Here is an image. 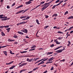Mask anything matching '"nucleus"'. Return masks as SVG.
Returning a JSON list of instances; mask_svg holds the SVG:
<instances>
[{"label":"nucleus","instance_id":"nucleus-1","mask_svg":"<svg viewBox=\"0 0 73 73\" xmlns=\"http://www.w3.org/2000/svg\"><path fill=\"white\" fill-rule=\"evenodd\" d=\"M3 16H4L3 14L0 15V19H1V21H6V20H7V17H3Z\"/></svg>","mask_w":73,"mask_h":73},{"label":"nucleus","instance_id":"nucleus-2","mask_svg":"<svg viewBox=\"0 0 73 73\" xmlns=\"http://www.w3.org/2000/svg\"><path fill=\"white\" fill-rule=\"evenodd\" d=\"M44 7H43L42 9H41V10L42 11H43L44 9H45V8L47 5H48V4L47 3H46L44 4Z\"/></svg>","mask_w":73,"mask_h":73},{"label":"nucleus","instance_id":"nucleus-3","mask_svg":"<svg viewBox=\"0 0 73 73\" xmlns=\"http://www.w3.org/2000/svg\"><path fill=\"white\" fill-rule=\"evenodd\" d=\"M63 49H61L58 50L57 51H56V52H57V53H61V52H62L63 50H64V49H65V48L64 47H63Z\"/></svg>","mask_w":73,"mask_h":73},{"label":"nucleus","instance_id":"nucleus-4","mask_svg":"<svg viewBox=\"0 0 73 73\" xmlns=\"http://www.w3.org/2000/svg\"><path fill=\"white\" fill-rule=\"evenodd\" d=\"M28 17V16L25 15V16H22L21 17H20V19H25L26 18V17Z\"/></svg>","mask_w":73,"mask_h":73},{"label":"nucleus","instance_id":"nucleus-5","mask_svg":"<svg viewBox=\"0 0 73 73\" xmlns=\"http://www.w3.org/2000/svg\"><path fill=\"white\" fill-rule=\"evenodd\" d=\"M32 60H33V58H32L31 59H29V58H27V61H28V62H32Z\"/></svg>","mask_w":73,"mask_h":73},{"label":"nucleus","instance_id":"nucleus-6","mask_svg":"<svg viewBox=\"0 0 73 73\" xmlns=\"http://www.w3.org/2000/svg\"><path fill=\"white\" fill-rule=\"evenodd\" d=\"M31 3H32V2L29 1L28 2H26L25 4H26V5H28V4H31Z\"/></svg>","mask_w":73,"mask_h":73},{"label":"nucleus","instance_id":"nucleus-7","mask_svg":"<svg viewBox=\"0 0 73 73\" xmlns=\"http://www.w3.org/2000/svg\"><path fill=\"white\" fill-rule=\"evenodd\" d=\"M27 63H23L22 64L20 65L19 66V67H22V66H24V65H27Z\"/></svg>","mask_w":73,"mask_h":73},{"label":"nucleus","instance_id":"nucleus-8","mask_svg":"<svg viewBox=\"0 0 73 73\" xmlns=\"http://www.w3.org/2000/svg\"><path fill=\"white\" fill-rule=\"evenodd\" d=\"M27 63H23L22 64L20 65L19 66V67H22V66H24V65H27Z\"/></svg>","mask_w":73,"mask_h":73},{"label":"nucleus","instance_id":"nucleus-9","mask_svg":"<svg viewBox=\"0 0 73 73\" xmlns=\"http://www.w3.org/2000/svg\"><path fill=\"white\" fill-rule=\"evenodd\" d=\"M24 11V10H21V11H18L17 13L16 14H19V13H21V12H23V11Z\"/></svg>","mask_w":73,"mask_h":73},{"label":"nucleus","instance_id":"nucleus-10","mask_svg":"<svg viewBox=\"0 0 73 73\" xmlns=\"http://www.w3.org/2000/svg\"><path fill=\"white\" fill-rule=\"evenodd\" d=\"M3 52L6 56L8 55V54H7V51H3Z\"/></svg>","mask_w":73,"mask_h":73},{"label":"nucleus","instance_id":"nucleus-11","mask_svg":"<svg viewBox=\"0 0 73 73\" xmlns=\"http://www.w3.org/2000/svg\"><path fill=\"white\" fill-rule=\"evenodd\" d=\"M23 29L24 30V33H27L28 32V31H27V29H25L24 28H23Z\"/></svg>","mask_w":73,"mask_h":73},{"label":"nucleus","instance_id":"nucleus-12","mask_svg":"<svg viewBox=\"0 0 73 73\" xmlns=\"http://www.w3.org/2000/svg\"><path fill=\"white\" fill-rule=\"evenodd\" d=\"M1 33L2 36H5V34L4 33V32L2 31L1 32Z\"/></svg>","mask_w":73,"mask_h":73},{"label":"nucleus","instance_id":"nucleus-13","mask_svg":"<svg viewBox=\"0 0 73 73\" xmlns=\"http://www.w3.org/2000/svg\"><path fill=\"white\" fill-rule=\"evenodd\" d=\"M16 66V65L15 66H13L11 68H9V69H12L14 68H15Z\"/></svg>","mask_w":73,"mask_h":73},{"label":"nucleus","instance_id":"nucleus-14","mask_svg":"<svg viewBox=\"0 0 73 73\" xmlns=\"http://www.w3.org/2000/svg\"><path fill=\"white\" fill-rule=\"evenodd\" d=\"M54 59V57H52V58L49 59L48 61H52V60H53Z\"/></svg>","mask_w":73,"mask_h":73},{"label":"nucleus","instance_id":"nucleus-15","mask_svg":"<svg viewBox=\"0 0 73 73\" xmlns=\"http://www.w3.org/2000/svg\"><path fill=\"white\" fill-rule=\"evenodd\" d=\"M68 44H67V46H70V45L71 44V43L70 42V41H68Z\"/></svg>","mask_w":73,"mask_h":73},{"label":"nucleus","instance_id":"nucleus-16","mask_svg":"<svg viewBox=\"0 0 73 73\" xmlns=\"http://www.w3.org/2000/svg\"><path fill=\"white\" fill-rule=\"evenodd\" d=\"M18 33H19V34H20V35H24V33H22L21 32H20V31H18L17 32Z\"/></svg>","mask_w":73,"mask_h":73},{"label":"nucleus","instance_id":"nucleus-17","mask_svg":"<svg viewBox=\"0 0 73 73\" xmlns=\"http://www.w3.org/2000/svg\"><path fill=\"white\" fill-rule=\"evenodd\" d=\"M62 2H64L63 1H60V2L59 3L57 4V5H60V4H61V3H62Z\"/></svg>","mask_w":73,"mask_h":73},{"label":"nucleus","instance_id":"nucleus-18","mask_svg":"<svg viewBox=\"0 0 73 73\" xmlns=\"http://www.w3.org/2000/svg\"><path fill=\"white\" fill-rule=\"evenodd\" d=\"M6 29V30L8 32H9V31H10V30L11 29V28H8Z\"/></svg>","mask_w":73,"mask_h":73},{"label":"nucleus","instance_id":"nucleus-19","mask_svg":"<svg viewBox=\"0 0 73 73\" xmlns=\"http://www.w3.org/2000/svg\"><path fill=\"white\" fill-rule=\"evenodd\" d=\"M58 5H54L53 6V7H52V9H54V8L56 7H57V6H58Z\"/></svg>","mask_w":73,"mask_h":73},{"label":"nucleus","instance_id":"nucleus-20","mask_svg":"<svg viewBox=\"0 0 73 73\" xmlns=\"http://www.w3.org/2000/svg\"><path fill=\"white\" fill-rule=\"evenodd\" d=\"M67 19H73V16H71L70 17H68Z\"/></svg>","mask_w":73,"mask_h":73},{"label":"nucleus","instance_id":"nucleus-21","mask_svg":"<svg viewBox=\"0 0 73 73\" xmlns=\"http://www.w3.org/2000/svg\"><path fill=\"white\" fill-rule=\"evenodd\" d=\"M58 16V15L57 14H55L52 15V17H54V16H55V17H57Z\"/></svg>","mask_w":73,"mask_h":73},{"label":"nucleus","instance_id":"nucleus-22","mask_svg":"<svg viewBox=\"0 0 73 73\" xmlns=\"http://www.w3.org/2000/svg\"><path fill=\"white\" fill-rule=\"evenodd\" d=\"M36 22L37 24H38V25L40 24V23H39V22L38 21V19L36 20Z\"/></svg>","mask_w":73,"mask_h":73},{"label":"nucleus","instance_id":"nucleus-23","mask_svg":"<svg viewBox=\"0 0 73 73\" xmlns=\"http://www.w3.org/2000/svg\"><path fill=\"white\" fill-rule=\"evenodd\" d=\"M52 53H53V52H48L47 54V55H48L49 54H52Z\"/></svg>","mask_w":73,"mask_h":73},{"label":"nucleus","instance_id":"nucleus-24","mask_svg":"<svg viewBox=\"0 0 73 73\" xmlns=\"http://www.w3.org/2000/svg\"><path fill=\"white\" fill-rule=\"evenodd\" d=\"M13 37H14V38H17L18 37V36H17L15 35L13 36Z\"/></svg>","mask_w":73,"mask_h":73},{"label":"nucleus","instance_id":"nucleus-25","mask_svg":"<svg viewBox=\"0 0 73 73\" xmlns=\"http://www.w3.org/2000/svg\"><path fill=\"white\" fill-rule=\"evenodd\" d=\"M10 54H15V53H13L12 52V51L11 50H10Z\"/></svg>","mask_w":73,"mask_h":73},{"label":"nucleus","instance_id":"nucleus-26","mask_svg":"<svg viewBox=\"0 0 73 73\" xmlns=\"http://www.w3.org/2000/svg\"><path fill=\"white\" fill-rule=\"evenodd\" d=\"M44 59V60H43L42 61H43V62H44V61H46V60H47L48 59V58H45Z\"/></svg>","mask_w":73,"mask_h":73},{"label":"nucleus","instance_id":"nucleus-27","mask_svg":"<svg viewBox=\"0 0 73 73\" xmlns=\"http://www.w3.org/2000/svg\"><path fill=\"white\" fill-rule=\"evenodd\" d=\"M9 25L4 26V28H9Z\"/></svg>","mask_w":73,"mask_h":73},{"label":"nucleus","instance_id":"nucleus-28","mask_svg":"<svg viewBox=\"0 0 73 73\" xmlns=\"http://www.w3.org/2000/svg\"><path fill=\"white\" fill-rule=\"evenodd\" d=\"M9 46V45L3 46H1V48H5V47H7V46Z\"/></svg>","mask_w":73,"mask_h":73},{"label":"nucleus","instance_id":"nucleus-29","mask_svg":"<svg viewBox=\"0 0 73 73\" xmlns=\"http://www.w3.org/2000/svg\"><path fill=\"white\" fill-rule=\"evenodd\" d=\"M56 44H60L61 42H58V41H56V42H55Z\"/></svg>","mask_w":73,"mask_h":73},{"label":"nucleus","instance_id":"nucleus-30","mask_svg":"<svg viewBox=\"0 0 73 73\" xmlns=\"http://www.w3.org/2000/svg\"><path fill=\"white\" fill-rule=\"evenodd\" d=\"M44 59H45V58H44L43 59H42L40 60H39L38 61V62H40V61H42V60H44Z\"/></svg>","mask_w":73,"mask_h":73},{"label":"nucleus","instance_id":"nucleus-31","mask_svg":"<svg viewBox=\"0 0 73 73\" xmlns=\"http://www.w3.org/2000/svg\"><path fill=\"white\" fill-rule=\"evenodd\" d=\"M38 68V67L36 68H35L34 69H33V71H35V70H36V69H37Z\"/></svg>","mask_w":73,"mask_h":73},{"label":"nucleus","instance_id":"nucleus-32","mask_svg":"<svg viewBox=\"0 0 73 73\" xmlns=\"http://www.w3.org/2000/svg\"><path fill=\"white\" fill-rule=\"evenodd\" d=\"M63 38V37H59L58 38V40H61V39H62Z\"/></svg>","mask_w":73,"mask_h":73},{"label":"nucleus","instance_id":"nucleus-33","mask_svg":"<svg viewBox=\"0 0 73 73\" xmlns=\"http://www.w3.org/2000/svg\"><path fill=\"white\" fill-rule=\"evenodd\" d=\"M58 33L61 34V33H63V32H62L60 31H59L58 32Z\"/></svg>","mask_w":73,"mask_h":73},{"label":"nucleus","instance_id":"nucleus-34","mask_svg":"<svg viewBox=\"0 0 73 73\" xmlns=\"http://www.w3.org/2000/svg\"><path fill=\"white\" fill-rule=\"evenodd\" d=\"M44 63H45V62H43V61H42L40 62V64L41 65V64H44Z\"/></svg>","mask_w":73,"mask_h":73},{"label":"nucleus","instance_id":"nucleus-35","mask_svg":"<svg viewBox=\"0 0 73 73\" xmlns=\"http://www.w3.org/2000/svg\"><path fill=\"white\" fill-rule=\"evenodd\" d=\"M59 2H60V0H57L56 1L55 3H58Z\"/></svg>","mask_w":73,"mask_h":73},{"label":"nucleus","instance_id":"nucleus-36","mask_svg":"<svg viewBox=\"0 0 73 73\" xmlns=\"http://www.w3.org/2000/svg\"><path fill=\"white\" fill-rule=\"evenodd\" d=\"M68 11H66V12H65V13H64V15H66V14H68Z\"/></svg>","mask_w":73,"mask_h":73},{"label":"nucleus","instance_id":"nucleus-37","mask_svg":"<svg viewBox=\"0 0 73 73\" xmlns=\"http://www.w3.org/2000/svg\"><path fill=\"white\" fill-rule=\"evenodd\" d=\"M45 3L44 1H42L40 3V4H43Z\"/></svg>","mask_w":73,"mask_h":73},{"label":"nucleus","instance_id":"nucleus-38","mask_svg":"<svg viewBox=\"0 0 73 73\" xmlns=\"http://www.w3.org/2000/svg\"><path fill=\"white\" fill-rule=\"evenodd\" d=\"M49 27V26H46L45 27H44V29H46V28H47L48 27Z\"/></svg>","mask_w":73,"mask_h":73},{"label":"nucleus","instance_id":"nucleus-39","mask_svg":"<svg viewBox=\"0 0 73 73\" xmlns=\"http://www.w3.org/2000/svg\"><path fill=\"white\" fill-rule=\"evenodd\" d=\"M36 46L35 45H34L33 46H32L31 47V49H33V48H36Z\"/></svg>","mask_w":73,"mask_h":73},{"label":"nucleus","instance_id":"nucleus-40","mask_svg":"<svg viewBox=\"0 0 73 73\" xmlns=\"http://www.w3.org/2000/svg\"><path fill=\"white\" fill-rule=\"evenodd\" d=\"M55 45L53 44H52L50 46V47H53Z\"/></svg>","mask_w":73,"mask_h":73},{"label":"nucleus","instance_id":"nucleus-41","mask_svg":"<svg viewBox=\"0 0 73 73\" xmlns=\"http://www.w3.org/2000/svg\"><path fill=\"white\" fill-rule=\"evenodd\" d=\"M45 17L46 19H48V17H49V16H48L47 15H45Z\"/></svg>","mask_w":73,"mask_h":73},{"label":"nucleus","instance_id":"nucleus-42","mask_svg":"<svg viewBox=\"0 0 73 73\" xmlns=\"http://www.w3.org/2000/svg\"><path fill=\"white\" fill-rule=\"evenodd\" d=\"M54 0H52L51 1H50V2H49V3H47L48 5V4H50V3H52V1H54Z\"/></svg>","mask_w":73,"mask_h":73},{"label":"nucleus","instance_id":"nucleus-43","mask_svg":"<svg viewBox=\"0 0 73 73\" xmlns=\"http://www.w3.org/2000/svg\"><path fill=\"white\" fill-rule=\"evenodd\" d=\"M3 28H4V26H0V28H1V29H3Z\"/></svg>","mask_w":73,"mask_h":73},{"label":"nucleus","instance_id":"nucleus-44","mask_svg":"<svg viewBox=\"0 0 73 73\" xmlns=\"http://www.w3.org/2000/svg\"><path fill=\"white\" fill-rule=\"evenodd\" d=\"M65 61V60L63 59V60H60V62H61L62 61L63 62H64Z\"/></svg>","mask_w":73,"mask_h":73},{"label":"nucleus","instance_id":"nucleus-45","mask_svg":"<svg viewBox=\"0 0 73 73\" xmlns=\"http://www.w3.org/2000/svg\"><path fill=\"white\" fill-rule=\"evenodd\" d=\"M35 50V48H33V49H30V50H29V51H32V50Z\"/></svg>","mask_w":73,"mask_h":73},{"label":"nucleus","instance_id":"nucleus-46","mask_svg":"<svg viewBox=\"0 0 73 73\" xmlns=\"http://www.w3.org/2000/svg\"><path fill=\"white\" fill-rule=\"evenodd\" d=\"M15 5V3H14L12 5V7H13Z\"/></svg>","mask_w":73,"mask_h":73},{"label":"nucleus","instance_id":"nucleus-47","mask_svg":"<svg viewBox=\"0 0 73 73\" xmlns=\"http://www.w3.org/2000/svg\"><path fill=\"white\" fill-rule=\"evenodd\" d=\"M14 62V61H11L10 62V64H12V63H13Z\"/></svg>","mask_w":73,"mask_h":73},{"label":"nucleus","instance_id":"nucleus-48","mask_svg":"<svg viewBox=\"0 0 73 73\" xmlns=\"http://www.w3.org/2000/svg\"><path fill=\"white\" fill-rule=\"evenodd\" d=\"M18 44V42H15L14 43V44Z\"/></svg>","mask_w":73,"mask_h":73},{"label":"nucleus","instance_id":"nucleus-49","mask_svg":"<svg viewBox=\"0 0 73 73\" xmlns=\"http://www.w3.org/2000/svg\"><path fill=\"white\" fill-rule=\"evenodd\" d=\"M34 61H37V58H35L34 59Z\"/></svg>","mask_w":73,"mask_h":73},{"label":"nucleus","instance_id":"nucleus-50","mask_svg":"<svg viewBox=\"0 0 73 73\" xmlns=\"http://www.w3.org/2000/svg\"><path fill=\"white\" fill-rule=\"evenodd\" d=\"M29 9H27L25 10L24 11L25 12H27V11H28V10Z\"/></svg>","mask_w":73,"mask_h":73},{"label":"nucleus","instance_id":"nucleus-51","mask_svg":"<svg viewBox=\"0 0 73 73\" xmlns=\"http://www.w3.org/2000/svg\"><path fill=\"white\" fill-rule=\"evenodd\" d=\"M54 69H53V67H52L50 69L51 70H53Z\"/></svg>","mask_w":73,"mask_h":73},{"label":"nucleus","instance_id":"nucleus-52","mask_svg":"<svg viewBox=\"0 0 73 73\" xmlns=\"http://www.w3.org/2000/svg\"><path fill=\"white\" fill-rule=\"evenodd\" d=\"M9 8H10V7H9V6L7 5V9H9Z\"/></svg>","mask_w":73,"mask_h":73},{"label":"nucleus","instance_id":"nucleus-53","mask_svg":"<svg viewBox=\"0 0 73 73\" xmlns=\"http://www.w3.org/2000/svg\"><path fill=\"white\" fill-rule=\"evenodd\" d=\"M29 18H30V17H27L26 18V20H28V19H29Z\"/></svg>","mask_w":73,"mask_h":73},{"label":"nucleus","instance_id":"nucleus-54","mask_svg":"<svg viewBox=\"0 0 73 73\" xmlns=\"http://www.w3.org/2000/svg\"><path fill=\"white\" fill-rule=\"evenodd\" d=\"M23 72V70H21L20 71L19 73H22V72Z\"/></svg>","mask_w":73,"mask_h":73},{"label":"nucleus","instance_id":"nucleus-55","mask_svg":"<svg viewBox=\"0 0 73 73\" xmlns=\"http://www.w3.org/2000/svg\"><path fill=\"white\" fill-rule=\"evenodd\" d=\"M15 40L14 39H11V42H12V41H15Z\"/></svg>","mask_w":73,"mask_h":73},{"label":"nucleus","instance_id":"nucleus-56","mask_svg":"<svg viewBox=\"0 0 73 73\" xmlns=\"http://www.w3.org/2000/svg\"><path fill=\"white\" fill-rule=\"evenodd\" d=\"M24 24V22H22L20 23V24Z\"/></svg>","mask_w":73,"mask_h":73},{"label":"nucleus","instance_id":"nucleus-57","mask_svg":"<svg viewBox=\"0 0 73 73\" xmlns=\"http://www.w3.org/2000/svg\"><path fill=\"white\" fill-rule=\"evenodd\" d=\"M58 39V38H57V39H56L55 40H54V42H56V41H57V40Z\"/></svg>","mask_w":73,"mask_h":73},{"label":"nucleus","instance_id":"nucleus-58","mask_svg":"<svg viewBox=\"0 0 73 73\" xmlns=\"http://www.w3.org/2000/svg\"><path fill=\"white\" fill-rule=\"evenodd\" d=\"M40 5H38L36 7V8H38V7H40Z\"/></svg>","mask_w":73,"mask_h":73},{"label":"nucleus","instance_id":"nucleus-59","mask_svg":"<svg viewBox=\"0 0 73 73\" xmlns=\"http://www.w3.org/2000/svg\"><path fill=\"white\" fill-rule=\"evenodd\" d=\"M54 29H55V28H57V27L56 26H54L53 27Z\"/></svg>","mask_w":73,"mask_h":73},{"label":"nucleus","instance_id":"nucleus-60","mask_svg":"<svg viewBox=\"0 0 73 73\" xmlns=\"http://www.w3.org/2000/svg\"><path fill=\"white\" fill-rule=\"evenodd\" d=\"M26 38H29V37L27 35L26 36Z\"/></svg>","mask_w":73,"mask_h":73},{"label":"nucleus","instance_id":"nucleus-61","mask_svg":"<svg viewBox=\"0 0 73 73\" xmlns=\"http://www.w3.org/2000/svg\"><path fill=\"white\" fill-rule=\"evenodd\" d=\"M70 34H72V33H73V31H70Z\"/></svg>","mask_w":73,"mask_h":73},{"label":"nucleus","instance_id":"nucleus-62","mask_svg":"<svg viewBox=\"0 0 73 73\" xmlns=\"http://www.w3.org/2000/svg\"><path fill=\"white\" fill-rule=\"evenodd\" d=\"M42 50H43V48H39V50H42Z\"/></svg>","mask_w":73,"mask_h":73},{"label":"nucleus","instance_id":"nucleus-63","mask_svg":"<svg viewBox=\"0 0 73 73\" xmlns=\"http://www.w3.org/2000/svg\"><path fill=\"white\" fill-rule=\"evenodd\" d=\"M20 7L21 8V7H23V5H20Z\"/></svg>","mask_w":73,"mask_h":73},{"label":"nucleus","instance_id":"nucleus-64","mask_svg":"<svg viewBox=\"0 0 73 73\" xmlns=\"http://www.w3.org/2000/svg\"><path fill=\"white\" fill-rule=\"evenodd\" d=\"M10 63L9 62V63H6V65H10Z\"/></svg>","mask_w":73,"mask_h":73}]
</instances>
